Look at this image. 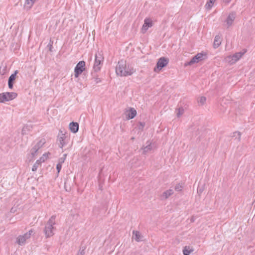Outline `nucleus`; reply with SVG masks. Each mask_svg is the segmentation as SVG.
I'll return each instance as SVG.
<instances>
[{"instance_id": "nucleus-23", "label": "nucleus", "mask_w": 255, "mask_h": 255, "mask_svg": "<svg viewBox=\"0 0 255 255\" xmlns=\"http://www.w3.org/2000/svg\"><path fill=\"white\" fill-rule=\"evenodd\" d=\"M176 116L178 118H179L181 116H182L184 113V109L183 107H180L176 110Z\"/></svg>"}, {"instance_id": "nucleus-44", "label": "nucleus", "mask_w": 255, "mask_h": 255, "mask_svg": "<svg viewBox=\"0 0 255 255\" xmlns=\"http://www.w3.org/2000/svg\"><path fill=\"white\" fill-rule=\"evenodd\" d=\"M32 233H33L32 230H30L28 232L26 233V234H30V237Z\"/></svg>"}, {"instance_id": "nucleus-40", "label": "nucleus", "mask_w": 255, "mask_h": 255, "mask_svg": "<svg viewBox=\"0 0 255 255\" xmlns=\"http://www.w3.org/2000/svg\"><path fill=\"white\" fill-rule=\"evenodd\" d=\"M13 83L8 82V85L9 88L12 89L13 88Z\"/></svg>"}, {"instance_id": "nucleus-26", "label": "nucleus", "mask_w": 255, "mask_h": 255, "mask_svg": "<svg viewBox=\"0 0 255 255\" xmlns=\"http://www.w3.org/2000/svg\"><path fill=\"white\" fill-rule=\"evenodd\" d=\"M232 136L236 137V138H237L238 141H240L241 140V133L239 131H235L233 133Z\"/></svg>"}, {"instance_id": "nucleus-30", "label": "nucleus", "mask_w": 255, "mask_h": 255, "mask_svg": "<svg viewBox=\"0 0 255 255\" xmlns=\"http://www.w3.org/2000/svg\"><path fill=\"white\" fill-rule=\"evenodd\" d=\"M49 154V153H44V154H43L42 157H40V160L42 162H44L45 160H46L47 159V158L48 157V154Z\"/></svg>"}, {"instance_id": "nucleus-36", "label": "nucleus", "mask_w": 255, "mask_h": 255, "mask_svg": "<svg viewBox=\"0 0 255 255\" xmlns=\"http://www.w3.org/2000/svg\"><path fill=\"white\" fill-rule=\"evenodd\" d=\"M65 160V157H61V158H60L58 160V164H62L64 162V161Z\"/></svg>"}, {"instance_id": "nucleus-11", "label": "nucleus", "mask_w": 255, "mask_h": 255, "mask_svg": "<svg viewBox=\"0 0 255 255\" xmlns=\"http://www.w3.org/2000/svg\"><path fill=\"white\" fill-rule=\"evenodd\" d=\"M132 239L136 242H139L142 241L143 236L139 232L133 230L132 231Z\"/></svg>"}, {"instance_id": "nucleus-1", "label": "nucleus", "mask_w": 255, "mask_h": 255, "mask_svg": "<svg viewBox=\"0 0 255 255\" xmlns=\"http://www.w3.org/2000/svg\"><path fill=\"white\" fill-rule=\"evenodd\" d=\"M134 72V69L129 65H127L126 61L124 60L119 61L116 67V74L120 76L131 75Z\"/></svg>"}, {"instance_id": "nucleus-45", "label": "nucleus", "mask_w": 255, "mask_h": 255, "mask_svg": "<svg viewBox=\"0 0 255 255\" xmlns=\"http://www.w3.org/2000/svg\"><path fill=\"white\" fill-rule=\"evenodd\" d=\"M231 0H224V1L225 2H227V3H228Z\"/></svg>"}, {"instance_id": "nucleus-25", "label": "nucleus", "mask_w": 255, "mask_h": 255, "mask_svg": "<svg viewBox=\"0 0 255 255\" xmlns=\"http://www.w3.org/2000/svg\"><path fill=\"white\" fill-rule=\"evenodd\" d=\"M17 73V71H15L13 74H12L8 78V82L13 83L15 79L16 75Z\"/></svg>"}, {"instance_id": "nucleus-6", "label": "nucleus", "mask_w": 255, "mask_h": 255, "mask_svg": "<svg viewBox=\"0 0 255 255\" xmlns=\"http://www.w3.org/2000/svg\"><path fill=\"white\" fill-rule=\"evenodd\" d=\"M206 57V55L203 54L202 53H199L196 54L195 56H194L190 61L188 62H186L184 64L185 66H187L189 65H191L193 64L194 63H197L199 62L200 61L203 60L204 59L205 57Z\"/></svg>"}, {"instance_id": "nucleus-20", "label": "nucleus", "mask_w": 255, "mask_h": 255, "mask_svg": "<svg viewBox=\"0 0 255 255\" xmlns=\"http://www.w3.org/2000/svg\"><path fill=\"white\" fill-rule=\"evenodd\" d=\"M143 153L146 154L147 153L150 151L152 149V146L151 145V143L149 142V143L146 146L143 147Z\"/></svg>"}, {"instance_id": "nucleus-17", "label": "nucleus", "mask_w": 255, "mask_h": 255, "mask_svg": "<svg viewBox=\"0 0 255 255\" xmlns=\"http://www.w3.org/2000/svg\"><path fill=\"white\" fill-rule=\"evenodd\" d=\"M6 97L8 99V101L12 100L15 99L17 94L15 92H6Z\"/></svg>"}, {"instance_id": "nucleus-12", "label": "nucleus", "mask_w": 255, "mask_h": 255, "mask_svg": "<svg viewBox=\"0 0 255 255\" xmlns=\"http://www.w3.org/2000/svg\"><path fill=\"white\" fill-rule=\"evenodd\" d=\"M69 128L71 132L76 133L79 129V124L76 122H71L69 124Z\"/></svg>"}, {"instance_id": "nucleus-39", "label": "nucleus", "mask_w": 255, "mask_h": 255, "mask_svg": "<svg viewBox=\"0 0 255 255\" xmlns=\"http://www.w3.org/2000/svg\"><path fill=\"white\" fill-rule=\"evenodd\" d=\"M34 157H32L30 156V153L28 154L27 155V159L28 160L29 162H30L32 161Z\"/></svg>"}, {"instance_id": "nucleus-2", "label": "nucleus", "mask_w": 255, "mask_h": 255, "mask_svg": "<svg viewBox=\"0 0 255 255\" xmlns=\"http://www.w3.org/2000/svg\"><path fill=\"white\" fill-rule=\"evenodd\" d=\"M56 216H52L45 224L43 232L46 238L52 237L54 235V231L56 228L54 226L56 224Z\"/></svg>"}, {"instance_id": "nucleus-46", "label": "nucleus", "mask_w": 255, "mask_h": 255, "mask_svg": "<svg viewBox=\"0 0 255 255\" xmlns=\"http://www.w3.org/2000/svg\"><path fill=\"white\" fill-rule=\"evenodd\" d=\"M66 155H67L66 154H64V157H65L66 158Z\"/></svg>"}, {"instance_id": "nucleus-16", "label": "nucleus", "mask_w": 255, "mask_h": 255, "mask_svg": "<svg viewBox=\"0 0 255 255\" xmlns=\"http://www.w3.org/2000/svg\"><path fill=\"white\" fill-rule=\"evenodd\" d=\"M221 43V38L219 35H216L214 39L213 46L215 48H218Z\"/></svg>"}, {"instance_id": "nucleus-27", "label": "nucleus", "mask_w": 255, "mask_h": 255, "mask_svg": "<svg viewBox=\"0 0 255 255\" xmlns=\"http://www.w3.org/2000/svg\"><path fill=\"white\" fill-rule=\"evenodd\" d=\"M206 100V97L202 96L198 99V103L201 104V105H203L205 104Z\"/></svg>"}, {"instance_id": "nucleus-47", "label": "nucleus", "mask_w": 255, "mask_h": 255, "mask_svg": "<svg viewBox=\"0 0 255 255\" xmlns=\"http://www.w3.org/2000/svg\"><path fill=\"white\" fill-rule=\"evenodd\" d=\"M191 221L192 222H193L194 221V220L193 219H191Z\"/></svg>"}, {"instance_id": "nucleus-13", "label": "nucleus", "mask_w": 255, "mask_h": 255, "mask_svg": "<svg viewBox=\"0 0 255 255\" xmlns=\"http://www.w3.org/2000/svg\"><path fill=\"white\" fill-rule=\"evenodd\" d=\"M32 129V126L31 124H27L25 125L21 130V133L22 134H28L30 131H31Z\"/></svg>"}, {"instance_id": "nucleus-22", "label": "nucleus", "mask_w": 255, "mask_h": 255, "mask_svg": "<svg viewBox=\"0 0 255 255\" xmlns=\"http://www.w3.org/2000/svg\"><path fill=\"white\" fill-rule=\"evenodd\" d=\"M216 0H209L205 4V7L207 9H211Z\"/></svg>"}, {"instance_id": "nucleus-15", "label": "nucleus", "mask_w": 255, "mask_h": 255, "mask_svg": "<svg viewBox=\"0 0 255 255\" xmlns=\"http://www.w3.org/2000/svg\"><path fill=\"white\" fill-rule=\"evenodd\" d=\"M246 52V50H244V51L242 52H237L236 53L233 55H232V57L234 58V61H233V62H236L238 60H239Z\"/></svg>"}, {"instance_id": "nucleus-29", "label": "nucleus", "mask_w": 255, "mask_h": 255, "mask_svg": "<svg viewBox=\"0 0 255 255\" xmlns=\"http://www.w3.org/2000/svg\"><path fill=\"white\" fill-rule=\"evenodd\" d=\"M85 249H86V248L85 247H83L81 248L80 249L79 252H78L77 255H84L85 254Z\"/></svg>"}, {"instance_id": "nucleus-35", "label": "nucleus", "mask_w": 255, "mask_h": 255, "mask_svg": "<svg viewBox=\"0 0 255 255\" xmlns=\"http://www.w3.org/2000/svg\"><path fill=\"white\" fill-rule=\"evenodd\" d=\"M2 98H3V102H5L6 101H8V99H7V98L6 97V92L2 93Z\"/></svg>"}, {"instance_id": "nucleus-43", "label": "nucleus", "mask_w": 255, "mask_h": 255, "mask_svg": "<svg viewBox=\"0 0 255 255\" xmlns=\"http://www.w3.org/2000/svg\"><path fill=\"white\" fill-rule=\"evenodd\" d=\"M42 162L40 160V159L39 160H37L36 162L35 163H37V165L38 166Z\"/></svg>"}, {"instance_id": "nucleus-5", "label": "nucleus", "mask_w": 255, "mask_h": 255, "mask_svg": "<svg viewBox=\"0 0 255 255\" xmlns=\"http://www.w3.org/2000/svg\"><path fill=\"white\" fill-rule=\"evenodd\" d=\"M85 70V62L84 61H79L76 65L74 69V75L76 78L79 76Z\"/></svg>"}, {"instance_id": "nucleus-7", "label": "nucleus", "mask_w": 255, "mask_h": 255, "mask_svg": "<svg viewBox=\"0 0 255 255\" xmlns=\"http://www.w3.org/2000/svg\"><path fill=\"white\" fill-rule=\"evenodd\" d=\"M61 134H59L58 136V140L59 141V147L62 148L65 145L67 144V136L65 133H62L61 131Z\"/></svg>"}, {"instance_id": "nucleus-28", "label": "nucleus", "mask_w": 255, "mask_h": 255, "mask_svg": "<svg viewBox=\"0 0 255 255\" xmlns=\"http://www.w3.org/2000/svg\"><path fill=\"white\" fill-rule=\"evenodd\" d=\"M226 61L227 62H228V63H229L230 64H233L235 63V62H232L234 61V58H233V57H232V55L227 56L226 58Z\"/></svg>"}, {"instance_id": "nucleus-18", "label": "nucleus", "mask_w": 255, "mask_h": 255, "mask_svg": "<svg viewBox=\"0 0 255 255\" xmlns=\"http://www.w3.org/2000/svg\"><path fill=\"white\" fill-rule=\"evenodd\" d=\"M46 143V140L45 138H42L39 140L35 145L34 146L39 149L41 148L43 145Z\"/></svg>"}, {"instance_id": "nucleus-21", "label": "nucleus", "mask_w": 255, "mask_h": 255, "mask_svg": "<svg viewBox=\"0 0 255 255\" xmlns=\"http://www.w3.org/2000/svg\"><path fill=\"white\" fill-rule=\"evenodd\" d=\"M38 150L39 149L37 148L34 146L30 151V156L32 157H34L35 156L37 155Z\"/></svg>"}, {"instance_id": "nucleus-34", "label": "nucleus", "mask_w": 255, "mask_h": 255, "mask_svg": "<svg viewBox=\"0 0 255 255\" xmlns=\"http://www.w3.org/2000/svg\"><path fill=\"white\" fill-rule=\"evenodd\" d=\"M148 28L149 27H148L147 26H146L145 25H144L143 24V25H142V28H141V30H142V33L146 32V31L147 30Z\"/></svg>"}, {"instance_id": "nucleus-37", "label": "nucleus", "mask_w": 255, "mask_h": 255, "mask_svg": "<svg viewBox=\"0 0 255 255\" xmlns=\"http://www.w3.org/2000/svg\"><path fill=\"white\" fill-rule=\"evenodd\" d=\"M62 165L60 164H57L56 165V169L57 170L58 173H59L61 169Z\"/></svg>"}, {"instance_id": "nucleus-19", "label": "nucleus", "mask_w": 255, "mask_h": 255, "mask_svg": "<svg viewBox=\"0 0 255 255\" xmlns=\"http://www.w3.org/2000/svg\"><path fill=\"white\" fill-rule=\"evenodd\" d=\"M193 251V250L191 249L189 247L185 246L183 250V254L184 255H189Z\"/></svg>"}, {"instance_id": "nucleus-10", "label": "nucleus", "mask_w": 255, "mask_h": 255, "mask_svg": "<svg viewBox=\"0 0 255 255\" xmlns=\"http://www.w3.org/2000/svg\"><path fill=\"white\" fill-rule=\"evenodd\" d=\"M136 115V110L132 108H130L128 111L126 112V118L128 120L134 118Z\"/></svg>"}, {"instance_id": "nucleus-3", "label": "nucleus", "mask_w": 255, "mask_h": 255, "mask_svg": "<svg viewBox=\"0 0 255 255\" xmlns=\"http://www.w3.org/2000/svg\"><path fill=\"white\" fill-rule=\"evenodd\" d=\"M104 57L101 52H98L95 55V62L93 69L96 72L100 70L104 61Z\"/></svg>"}, {"instance_id": "nucleus-38", "label": "nucleus", "mask_w": 255, "mask_h": 255, "mask_svg": "<svg viewBox=\"0 0 255 255\" xmlns=\"http://www.w3.org/2000/svg\"><path fill=\"white\" fill-rule=\"evenodd\" d=\"M38 166L37 165V163H34L32 166V170L33 171H35L37 169Z\"/></svg>"}, {"instance_id": "nucleus-31", "label": "nucleus", "mask_w": 255, "mask_h": 255, "mask_svg": "<svg viewBox=\"0 0 255 255\" xmlns=\"http://www.w3.org/2000/svg\"><path fill=\"white\" fill-rule=\"evenodd\" d=\"M34 3L32 0H26L25 1V4L27 5L29 7H30Z\"/></svg>"}, {"instance_id": "nucleus-33", "label": "nucleus", "mask_w": 255, "mask_h": 255, "mask_svg": "<svg viewBox=\"0 0 255 255\" xmlns=\"http://www.w3.org/2000/svg\"><path fill=\"white\" fill-rule=\"evenodd\" d=\"M183 189V186L180 184H177L175 187V190L176 191H181Z\"/></svg>"}, {"instance_id": "nucleus-8", "label": "nucleus", "mask_w": 255, "mask_h": 255, "mask_svg": "<svg viewBox=\"0 0 255 255\" xmlns=\"http://www.w3.org/2000/svg\"><path fill=\"white\" fill-rule=\"evenodd\" d=\"M30 238V234H25L22 236H19L17 238L16 242L20 246H22L25 244L26 240Z\"/></svg>"}, {"instance_id": "nucleus-4", "label": "nucleus", "mask_w": 255, "mask_h": 255, "mask_svg": "<svg viewBox=\"0 0 255 255\" xmlns=\"http://www.w3.org/2000/svg\"><path fill=\"white\" fill-rule=\"evenodd\" d=\"M169 62V59L164 57L160 58L156 63V66L154 67V71L158 72L160 71L162 68L165 67Z\"/></svg>"}, {"instance_id": "nucleus-9", "label": "nucleus", "mask_w": 255, "mask_h": 255, "mask_svg": "<svg viewBox=\"0 0 255 255\" xmlns=\"http://www.w3.org/2000/svg\"><path fill=\"white\" fill-rule=\"evenodd\" d=\"M236 14L235 12H232L229 14L225 21L227 28H229L232 25L234 20L236 18Z\"/></svg>"}, {"instance_id": "nucleus-32", "label": "nucleus", "mask_w": 255, "mask_h": 255, "mask_svg": "<svg viewBox=\"0 0 255 255\" xmlns=\"http://www.w3.org/2000/svg\"><path fill=\"white\" fill-rule=\"evenodd\" d=\"M138 128L139 130H143L144 126H145V123L143 122H139L138 124Z\"/></svg>"}, {"instance_id": "nucleus-14", "label": "nucleus", "mask_w": 255, "mask_h": 255, "mask_svg": "<svg viewBox=\"0 0 255 255\" xmlns=\"http://www.w3.org/2000/svg\"><path fill=\"white\" fill-rule=\"evenodd\" d=\"M173 194V190L172 189H169L164 191L161 195V199L162 200H166L169 196Z\"/></svg>"}, {"instance_id": "nucleus-42", "label": "nucleus", "mask_w": 255, "mask_h": 255, "mask_svg": "<svg viewBox=\"0 0 255 255\" xmlns=\"http://www.w3.org/2000/svg\"><path fill=\"white\" fill-rule=\"evenodd\" d=\"M52 43H53V42H51V43L49 44L48 45V46L49 47V50H50V51H52Z\"/></svg>"}, {"instance_id": "nucleus-48", "label": "nucleus", "mask_w": 255, "mask_h": 255, "mask_svg": "<svg viewBox=\"0 0 255 255\" xmlns=\"http://www.w3.org/2000/svg\"><path fill=\"white\" fill-rule=\"evenodd\" d=\"M33 0V1H34V2H35V1L36 0Z\"/></svg>"}, {"instance_id": "nucleus-41", "label": "nucleus", "mask_w": 255, "mask_h": 255, "mask_svg": "<svg viewBox=\"0 0 255 255\" xmlns=\"http://www.w3.org/2000/svg\"><path fill=\"white\" fill-rule=\"evenodd\" d=\"M0 103H4L2 98V93L0 94Z\"/></svg>"}, {"instance_id": "nucleus-24", "label": "nucleus", "mask_w": 255, "mask_h": 255, "mask_svg": "<svg viewBox=\"0 0 255 255\" xmlns=\"http://www.w3.org/2000/svg\"><path fill=\"white\" fill-rule=\"evenodd\" d=\"M144 24L148 27H151L152 26V21L150 18H145L144 20Z\"/></svg>"}]
</instances>
